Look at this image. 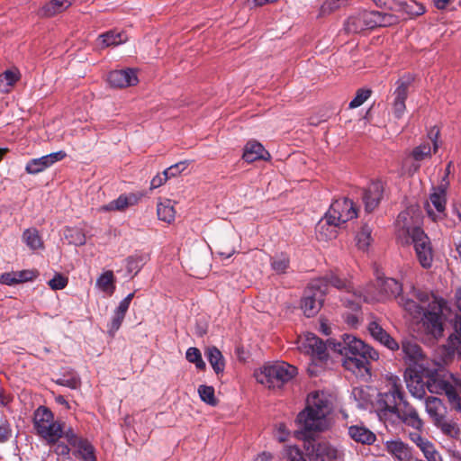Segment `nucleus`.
<instances>
[{"label":"nucleus","instance_id":"nucleus-1","mask_svg":"<svg viewBox=\"0 0 461 461\" xmlns=\"http://www.w3.org/2000/svg\"><path fill=\"white\" fill-rule=\"evenodd\" d=\"M420 224V212L418 203L411 204L399 213L395 221V235L402 245H413L420 265L429 269L432 267L434 252L430 239Z\"/></svg>","mask_w":461,"mask_h":461},{"label":"nucleus","instance_id":"nucleus-2","mask_svg":"<svg viewBox=\"0 0 461 461\" xmlns=\"http://www.w3.org/2000/svg\"><path fill=\"white\" fill-rule=\"evenodd\" d=\"M331 411L330 396L324 392L315 391L308 395L306 407L297 416L301 433L311 438L315 432L328 428L327 415Z\"/></svg>","mask_w":461,"mask_h":461},{"label":"nucleus","instance_id":"nucleus-3","mask_svg":"<svg viewBox=\"0 0 461 461\" xmlns=\"http://www.w3.org/2000/svg\"><path fill=\"white\" fill-rule=\"evenodd\" d=\"M387 390L377 395L375 409L381 418L393 416L404 402L405 393L402 388L401 379L398 376L390 375L387 378Z\"/></svg>","mask_w":461,"mask_h":461},{"label":"nucleus","instance_id":"nucleus-4","mask_svg":"<svg viewBox=\"0 0 461 461\" xmlns=\"http://www.w3.org/2000/svg\"><path fill=\"white\" fill-rule=\"evenodd\" d=\"M297 373L295 366L286 362H276L265 365L256 370V380L267 388H281L285 384L293 379Z\"/></svg>","mask_w":461,"mask_h":461},{"label":"nucleus","instance_id":"nucleus-5","mask_svg":"<svg viewBox=\"0 0 461 461\" xmlns=\"http://www.w3.org/2000/svg\"><path fill=\"white\" fill-rule=\"evenodd\" d=\"M33 427L38 435L49 443H56L63 437V423L55 420L52 411L45 406H40L35 410Z\"/></svg>","mask_w":461,"mask_h":461},{"label":"nucleus","instance_id":"nucleus-6","mask_svg":"<svg viewBox=\"0 0 461 461\" xmlns=\"http://www.w3.org/2000/svg\"><path fill=\"white\" fill-rule=\"evenodd\" d=\"M378 291H373V285L367 286L363 293L357 294L354 293L357 300L354 303L359 304L361 302L375 303L384 301L399 295L402 290V285L394 278H377Z\"/></svg>","mask_w":461,"mask_h":461},{"label":"nucleus","instance_id":"nucleus-7","mask_svg":"<svg viewBox=\"0 0 461 461\" xmlns=\"http://www.w3.org/2000/svg\"><path fill=\"white\" fill-rule=\"evenodd\" d=\"M353 354L354 355H341V362L347 370L359 376L368 375L370 360L375 361L379 358V354L375 349L360 351Z\"/></svg>","mask_w":461,"mask_h":461},{"label":"nucleus","instance_id":"nucleus-8","mask_svg":"<svg viewBox=\"0 0 461 461\" xmlns=\"http://www.w3.org/2000/svg\"><path fill=\"white\" fill-rule=\"evenodd\" d=\"M326 291L321 289V281H312L305 289L301 308L306 317L316 315L321 310Z\"/></svg>","mask_w":461,"mask_h":461},{"label":"nucleus","instance_id":"nucleus-9","mask_svg":"<svg viewBox=\"0 0 461 461\" xmlns=\"http://www.w3.org/2000/svg\"><path fill=\"white\" fill-rule=\"evenodd\" d=\"M298 349L309 355L312 361H323L327 358L326 346L315 334L307 332L300 336L297 341Z\"/></svg>","mask_w":461,"mask_h":461},{"label":"nucleus","instance_id":"nucleus-10","mask_svg":"<svg viewBox=\"0 0 461 461\" xmlns=\"http://www.w3.org/2000/svg\"><path fill=\"white\" fill-rule=\"evenodd\" d=\"M374 29L373 11H361L349 16L344 23L347 33H359L365 30Z\"/></svg>","mask_w":461,"mask_h":461},{"label":"nucleus","instance_id":"nucleus-11","mask_svg":"<svg viewBox=\"0 0 461 461\" xmlns=\"http://www.w3.org/2000/svg\"><path fill=\"white\" fill-rule=\"evenodd\" d=\"M316 281H321V289L325 290L326 294L328 293V285H331L340 291H346L347 293H356L357 294L363 293L362 291H355L349 281L339 277L334 272L328 273L325 276L317 279ZM353 297L354 298L352 300L345 299V301L352 308L358 307L359 304L354 303L357 300L355 294H353Z\"/></svg>","mask_w":461,"mask_h":461},{"label":"nucleus","instance_id":"nucleus-12","mask_svg":"<svg viewBox=\"0 0 461 461\" xmlns=\"http://www.w3.org/2000/svg\"><path fill=\"white\" fill-rule=\"evenodd\" d=\"M404 425L413 429H423L424 422L420 417L417 409L412 406L407 400L402 402L400 408L393 414Z\"/></svg>","mask_w":461,"mask_h":461},{"label":"nucleus","instance_id":"nucleus-13","mask_svg":"<svg viewBox=\"0 0 461 461\" xmlns=\"http://www.w3.org/2000/svg\"><path fill=\"white\" fill-rule=\"evenodd\" d=\"M66 156L67 154L65 151L59 150L38 158H32L26 164L25 171L31 175L39 174L51 167L56 162L62 160Z\"/></svg>","mask_w":461,"mask_h":461},{"label":"nucleus","instance_id":"nucleus-14","mask_svg":"<svg viewBox=\"0 0 461 461\" xmlns=\"http://www.w3.org/2000/svg\"><path fill=\"white\" fill-rule=\"evenodd\" d=\"M357 203H330V209L326 212L327 219L335 221L339 225L345 223L357 216Z\"/></svg>","mask_w":461,"mask_h":461},{"label":"nucleus","instance_id":"nucleus-15","mask_svg":"<svg viewBox=\"0 0 461 461\" xmlns=\"http://www.w3.org/2000/svg\"><path fill=\"white\" fill-rule=\"evenodd\" d=\"M411 78H401L396 82L397 87L393 92L394 100L393 103V113L396 119H401L405 111V101L408 97L409 86L411 85Z\"/></svg>","mask_w":461,"mask_h":461},{"label":"nucleus","instance_id":"nucleus-16","mask_svg":"<svg viewBox=\"0 0 461 461\" xmlns=\"http://www.w3.org/2000/svg\"><path fill=\"white\" fill-rule=\"evenodd\" d=\"M403 357L410 366H415L417 369L426 370L425 359L420 347L411 340H404L402 343Z\"/></svg>","mask_w":461,"mask_h":461},{"label":"nucleus","instance_id":"nucleus-17","mask_svg":"<svg viewBox=\"0 0 461 461\" xmlns=\"http://www.w3.org/2000/svg\"><path fill=\"white\" fill-rule=\"evenodd\" d=\"M107 80L109 85L115 88L135 86L138 83L137 75L131 68L113 70L109 73Z\"/></svg>","mask_w":461,"mask_h":461},{"label":"nucleus","instance_id":"nucleus-18","mask_svg":"<svg viewBox=\"0 0 461 461\" xmlns=\"http://www.w3.org/2000/svg\"><path fill=\"white\" fill-rule=\"evenodd\" d=\"M374 349L373 348L366 345L362 340L354 336L345 334L342 340L334 344V350L340 355L357 353L360 351Z\"/></svg>","mask_w":461,"mask_h":461},{"label":"nucleus","instance_id":"nucleus-19","mask_svg":"<svg viewBox=\"0 0 461 461\" xmlns=\"http://www.w3.org/2000/svg\"><path fill=\"white\" fill-rule=\"evenodd\" d=\"M339 224L331 219H327V214L319 221L315 227L316 239L320 241H330L338 236V227Z\"/></svg>","mask_w":461,"mask_h":461},{"label":"nucleus","instance_id":"nucleus-20","mask_svg":"<svg viewBox=\"0 0 461 461\" xmlns=\"http://www.w3.org/2000/svg\"><path fill=\"white\" fill-rule=\"evenodd\" d=\"M425 370L408 368L405 373L406 384L409 392L416 398H422L425 394L424 383L420 373Z\"/></svg>","mask_w":461,"mask_h":461},{"label":"nucleus","instance_id":"nucleus-21","mask_svg":"<svg viewBox=\"0 0 461 461\" xmlns=\"http://www.w3.org/2000/svg\"><path fill=\"white\" fill-rule=\"evenodd\" d=\"M242 158L248 163H252L257 160H268L270 154L258 141L249 140L244 147Z\"/></svg>","mask_w":461,"mask_h":461},{"label":"nucleus","instance_id":"nucleus-22","mask_svg":"<svg viewBox=\"0 0 461 461\" xmlns=\"http://www.w3.org/2000/svg\"><path fill=\"white\" fill-rule=\"evenodd\" d=\"M363 202H381L388 200V193L384 184L380 180L372 181L369 185L362 190Z\"/></svg>","mask_w":461,"mask_h":461},{"label":"nucleus","instance_id":"nucleus-23","mask_svg":"<svg viewBox=\"0 0 461 461\" xmlns=\"http://www.w3.org/2000/svg\"><path fill=\"white\" fill-rule=\"evenodd\" d=\"M368 331L370 335L382 345L391 350L399 349V345L393 338H392L375 321L368 324Z\"/></svg>","mask_w":461,"mask_h":461},{"label":"nucleus","instance_id":"nucleus-24","mask_svg":"<svg viewBox=\"0 0 461 461\" xmlns=\"http://www.w3.org/2000/svg\"><path fill=\"white\" fill-rule=\"evenodd\" d=\"M384 447L385 450L398 461H410L411 459V447L400 439L387 440Z\"/></svg>","mask_w":461,"mask_h":461},{"label":"nucleus","instance_id":"nucleus-25","mask_svg":"<svg viewBox=\"0 0 461 461\" xmlns=\"http://www.w3.org/2000/svg\"><path fill=\"white\" fill-rule=\"evenodd\" d=\"M446 348L450 355L461 357V316L456 315L453 320V332L447 339Z\"/></svg>","mask_w":461,"mask_h":461},{"label":"nucleus","instance_id":"nucleus-26","mask_svg":"<svg viewBox=\"0 0 461 461\" xmlns=\"http://www.w3.org/2000/svg\"><path fill=\"white\" fill-rule=\"evenodd\" d=\"M127 41V36L122 32L111 30L98 36L97 45L102 48L114 47Z\"/></svg>","mask_w":461,"mask_h":461},{"label":"nucleus","instance_id":"nucleus-27","mask_svg":"<svg viewBox=\"0 0 461 461\" xmlns=\"http://www.w3.org/2000/svg\"><path fill=\"white\" fill-rule=\"evenodd\" d=\"M116 278L112 270L103 272L96 279V288L104 293L106 296H112L115 291Z\"/></svg>","mask_w":461,"mask_h":461},{"label":"nucleus","instance_id":"nucleus-28","mask_svg":"<svg viewBox=\"0 0 461 461\" xmlns=\"http://www.w3.org/2000/svg\"><path fill=\"white\" fill-rule=\"evenodd\" d=\"M348 435L356 442L366 445L373 444L376 439L375 433L367 428L359 425L350 426L348 428Z\"/></svg>","mask_w":461,"mask_h":461},{"label":"nucleus","instance_id":"nucleus-29","mask_svg":"<svg viewBox=\"0 0 461 461\" xmlns=\"http://www.w3.org/2000/svg\"><path fill=\"white\" fill-rule=\"evenodd\" d=\"M71 4L70 0H50L39 10L38 15L41 17H52L68 9Z\"/></svg>","mask_w":461,"mask_h":461},{"label":"nucleus","instance_id":"nucleus-30","mask_svg":"<svg viewBox=\"0 0 461 461\" xmlns=\"http://www.w3.org/2000/svg\"><path fill=\"white\" fill-rule=\"evenodd\" d=\"M22 240L31 250L41 249L44 248L43 240L40 232L35 228L24 230L22 235Z\"/></svg>","mask_w":461,"mask_h":461},{"label":"nucleus","instance_id":"nucleus-31","mask_svg":"<svg viewBox=\"0 0 461 461\" xmlns=\"http://www.w3.org/2000/svg\"><path fill=\"white\" fill-rule=\"evenodd\" d=\"M317 451L319 455L325 456L326 461H343V451L329 443L321 442L317 444Z\"/></svg>","mask_w":461,"mask_h":461},{"label":"nucleus","instance_id":"nucleus-32","mask_svg":"<svg viewBox=\"0 0 461 461\" xmlns=\"http://www.w3.org/2000/svg\"><path fill=\"white\" fill-rule=\"evenodd\" d=\"M205 355L214 372L217 375L223 373L225 362L221 352L216 347H210L206 349Z\"/></svg>","mask_w":461,"mask_h":461},{"label":"nucleus","instance_id":"nucleus-33","mask_svg":"<svg viewBox=\"0 0 461 461\" xmlns=\"http://www.w3.org/2000/svg\"><path fill=\"white\" fill-rule=\"evenodd\" d=\"M423 323L427 326L434 335H440L443 331L441 315L438 312H424L422 313Z\"/></svg>","mask_w":461,"mask_h":461},{"label":"nucleus","instance_id":"nucleus-34","mask_svg":"<svg viewBox=\"0 0 461 461\" xmlns=\"http://www.w3.org/2000/svg\"><path fill=\"white\" fill-rule=\"evenodd\" d=\"M425 408L427 413L432 419L434 423L444 417L442 414V410L444 408L442 401L437 397L427 398L425 402Z\"/></svg>","mask_w":461,"mask_h":461},{"label":"nucleus","instance_id":"nucleus-35","mask_svg":"<svg viewBox=\"0 0 461 461\" xmlns=\"http://www.w3.org/2000/svg\"><path fill=\"white\" fill-rule=\"evenodd\" d=\"M396 5L397 9H395V12H403L410 17L419 16L426 12L425 6L416 1H411L410 3H407L399 0Z\"/></svg>","mask_w":461,"mask_h":461},{"label":"nucleus","instance_id":"nucleus-36","mask_svg":"<svg viewBox=\"0 0 461 461\" xmlns=\"http://www.w3.org/2000/svg\"><path fill=\"white\" fill-rule=\"evenodd\" d=\"M351 396L359 409H366L372 402V395L368 387H354Z\"/></svg>","mask_w":461,"mask_h":461},{"label":"nucleus","instance_id":"nucleus-37","mask_svg":"<svg viewBox=\"0 0 461 461\" xmlns=\"http://www.w3.org/2000/svg\"><path fill=\"white\" fill-rule=\"evenodd\" d=\"M422 430L423 429H414L413 432L409 434L410 439L420 449L423 455L436 451L434 445L421 436Z\"/></svg>","mask_w":461,"mask_h":461},{"label":"nucleus","instance_id":"nucleus-38","mask_svg":"<svg viewBox=\"0 0 461 461\" xmlns=\"http://www.w3.org/2000/svg\"><path fill=\"white\" fill-rule=\"evenodd\" d=\"M373 21L375 29L376 27H386L397 24L400 22V18L392 14L373 11Z\"/></svg>","mask_w":461,"mask_h":461},{"label":"nucleus","instance_id":"nucleus-39","mask_svg":"<svg viewBox=\"0 0 461 461\" xmlns=\"http://www.w3.org/2000/svg\"><path fill=\"white\" fill-rule=\"evenodd\" d=\"M75 447L77 448L74 454L76 457L82 461H96L95 447L88 440H84Z\"/></svg>","mask_w":461,"mask_h":461},{"label":"nucleus","instance_id":"nucleus-40","mask_svg":"<svg viewBox=\"0 0 461 461\" xmlns=\"http://www.w3.org/2000/svg\"><path fill=\"white\" fill-rule=\"evenodd\" d=\"M434 424L442 431L443 434L450 438H456L460 435V429L458 425L453 420H447L445 417Z\"/></svg>","mask_w":461,"mask_h":461},{"label":"nucleus","instance_id":"nucleus-41","mask_svg":"<svg viewBox=\"0 0 461 461\" xmlns=\"http://www.w3.org/2000/svg\"><path fill=\"white\" fill-rule=\"evenodd\" d=\"M128 310L121 305H118L113 312V315L108 324V333L111 336H114L117 330L120 329Z\"/></svg>","mask_w":461,"mask_h":461},{"label":"nucleus","instance_id":"nucleus-42","mask_svg":"<svg viewBox=\"0 0 461 461\" xmlns=\"http://www.w3.org/2000/svg\"><path fill=\"white\" fill-rule=\"evenodd\" d=\"M356 240L358 249L362 250L367 249L373 241L372 228L366 224L363 225L357 233Z\"/></svg>","mask_w":461,"mask_h":461},{"label":"nucleus","instance_id":"nucleus-43","mask_svg":"<svg viewBox=\"0 0 461 461\" xmlns=\"http://www.w3.org/2000/svg\"><path fill=\"white\" fill-rule=\"evenodd\" d=\"M399 304L410 314L413 319H419L422 316L423 307L419 305L411 299L401 297Z\"/></svg>","mask_w":461,"mask_h":461},{"label":"nucleus","instance_id":"nucleus-44","mask_svg":"<svg viewBox=\"0 0 461 461\" xmlns=\"http://www.w3.org/2000/svg\"><path fill=\"white\" fill-rule=\"evenodd\" d=\"M282 456L286 461H308L302 449L296 445L285 446Z\"/></svg>","mask_w":461,"mask_h":461},{"label":"nucleus","instance_id":"nucleus-45","mask_svg":"<svg viewBox=\"0 0 461 461\" xmlns=\"http://www.w3.org/2000/svg\"><path fill=\"white\" fill-rule=\"evenodd\" d=\"M157 214L160 221L171 223L175 220L176 210L171 203H158Z\"/></svg>","mask_w":461,"mask_h":461},{"label":"nucleus","instance_id":"nucleus-46","mask_svg":"<svg viewBox=\"0 0 461 461\" xmlns=\"http://www.w3.org/2000/svg\"><path fill=\"white\" fill-rule=\"evenodd\" d=\"M64 237L68 243L76 246H82L86 241L85 234L76 228H67L64 231Z\"/></svg>","mask_w":461,"mask_h":461},{"label":"nucleus","instance_id":"nucleus-47","mask_svg":"<svg viewBox=\"0 0 461 461\" xmlns=\"http://www.w3.org/2000/svg\"><path fill=\"white\" fill-rule=\"evenodd\" d=\"M290 258L286 254L281 253L272 258V269L277 274H284L289 268Z\"/></svg>","mask_w":461,"mask_h":461},{"label":"nucleus","instance_id":"nucleus-48","mask_svg":"<svg viewBox=\"0 0 461 461\" xmlns=\"http://www.w3.org/2000/svg\"><path fill=\"white\" fill-rule=\"evenodd\" d=\"M144 264L145 257L143 256L134 255L128 257L126 258L127 272L129 274H133V276H136L140 271Z\"/></svg>","mask_w":461,"mask_h":461},{"label":"nucleus","instance_id":"nucleus-49","mask_svg":"<svg viewBox=\"0 0 461 461\" xmlns=\"http://www.w3.org/2000/svg\"><path fill=\"white\" fill-rule=\"evenodd\" d=\"M198 393L203 402H206L211 406H215L218 403V400L214 394V388L209 385H200L198 387Z\"/></svg>","mask_w":461,"mask_h":461},{"label":"nucleus","instance_id":"nucleus-50","mask_svg":"<svg viewBox=\"0 0 461 461\" xmlns=\"http://www.w3.org/2000/svg\"><path fill=\"white\" fill-rule=\"evenodd\" d=\"M448 188V182L444 177L441 183L433 188L432 193L429 195L430 202H446L447 201V191Z\"/></svg>","mask_w":461,"mask_h":461},{"label":"nucleus","instance_id":"nucleus-51","mask_svg":"<svg viewBox=\"0 0 461 461\" xmlns=\"http://www.w3.org/2000/svg\"><path fill=\"white\" fill-rule=\"evenodd\" d=\"M411 156L416 161H422L425 158H430L431 147L429 142H424L415 147L411 151Z\"/></svg>","mask_w":461,"mask_h":461},{"label":"nucleus","instance_id":"nucleus-52","mask_svg":"<svg viewBox=\"0 0 461 461\" xmlns=\"http://www.w3.org/2000/svg\"><path fill=\"white\" fill-rule=\"evenodd\" d=\"M185 357L190 363H194L198 369H204L205 363L203 360L201 352L197 348H189L186 350Z\"/></svg>","mask_w":461,"mask_h":461},{"label":"nucleus","instance_id":"nucleus-53","mask_svg":"<svg viewBox=\"0 0 461 461\" xmlns=\"http://www.w3.org/2000/svg\"><path fill=\"white\" fill-rule=\"evenodd\" d=\"M370 89L360 88L357 91L356 96L351 100L348 104L350 109H354L362 105L371 95Z\"/></svg>","mask_w":461,"mask_h":461},{"label":"nucleus","instance_id":"nucleus-54","mask_svg":"<svg viewBox=\"0 0 461 461\" xmlns=\"http://www.w3.org/2000/svg\"><path fill=\"white\" fill-rule=\"evenodd\" d=\"M445 209L446 203H425V210L433 221L440 219Z\"/></svg>","mask_w":461,"mask_h":461},{"label":"nucleus","instance_id":"nucleus-55","mask_svg":"<svg viewBox=\"0 0 461 461\" xmlns=\"http://www.w3.org/2000/svg\"><path fill=\"white\" fill-rule=\"evenodd\" d=\"M56 384L71 389H77L80 386V378L77 375H64L56 380Z\"/></svg>","mask_w":461,"mask_h":461},{"label":"nucleus","instance_id":"nucleus-56","mask_svg":"<svg viewBox=\"0 0 461 461\" xmlns=\"http://www.w3.org/2000/svg\"><path fill=\"white\" fill-rule=\"evenodd\" d=\"M187 165L185 161H181L178 163H176L169 167L166 168L163 173L166 176H167V179L171 177H175L178 176L182 171H184L186 168Z\"/></svg>","mask_w":461,"mask_h":461},{"label":"nucleus","instance_id":"nucleus-57","mask_svg":"<svg viewBox=\"0 0 461 461\" xmlns=\"http://www.w3.org/2000/svg\"><path fill=\"white\" fill-rule=\"evenodd\" d=\"M12 437L11 425L6 419L0 420V443L6 442Z\"/></svg>","mask_w":461,"mask_h":461},{"label":"nucleus","instance_id":"nucleus-58","mask_svg":"<svg viewBox=\"0 0 461 461\" xmlns=\"http://www.w3.org/2000/svg\"><path fill=\"white\" fill-rule=\"evenodd\" d=\"M346 0H327L321 7V14H327L339 9Z\"/></svg>","mask_w":461,"mask_h":461},{"label":"nucleus","instance_id":"nucleus-59","mask_svg":"<svg viewBox=\"0 0 461 461\" xmlns=\"http://www.w3.org/2000/svg\"><path fill=\"white\" fill-rule=\"evenodd\" d=\"M48 285L52 290H61L67 286L68 278L60 274H56L53 278L48 282Z\"/></svg>","mask_w":461,"mask_h":461},{"label":"nucleus","instance_id":"nucleus-60","mask_svg":"<svg viewBox=\"0 0 461 461\" xmlns=\"http://www.w3.org/2000/svg\"><path fill=\"white\" fill-rule=\"evenodd\" d=\"M63 436L68 440V442L74 447L76 446H78L85 440L84 438H79L71 428H69L67 430L63 429Z\"/></svg>","mask_w":461,"mask_h":461},{"label":"nucleus","instance_id":"nucleus-61","mask_svg":"<svg viewBox=\"0 0 461 461\" xmlns=\"http://www.w3.org/2000/svg\"><path fill=\"white\" fill-rule=\"evenodd\" d=\"M14 273L19 284L32 281L36 277V272L33 270L25 269L21 271H14Z\"/></svg>","mask_w":461,"mask_h":461},{"label":"nucleus","instance_id":"nucleus-62","mask_svg":"<svg viewBox=\"0 0 461 461\" xmlns=\"http://www.w3.org/2000/svg\"><path fill=\"white\" fill-rule=\"evenodd\" d=\"M0 283L5 285H14L19 284L14 271L3 273L0 276Z\"/></svg>","mask_w":461,"mask_h":461},{"label":"nucleus","instance_id":"nucleus-63","mask_svg":"<svg viewBox=\"0 0 461 461\" xmlns=\"http://www.w3.org/2000/svg\"><path fill=\"white\" fill-rule=\"evenodd\" d=\"M288 435L289 431L284 423H280L276 426L275 437L278 439V441L283 442L286 440Z\"/></svg>","mask_w":461,"mask_h":461},{"label":"nucleus","instance_id":"nucleus-64","mask_svg":"<svg viewBox=\"0 0 461 461\" xmlns=\"http://www.w3.org/2000/svg\"><path fill=\"white\" fill-rule=\"evenodd\" d=\"M425 459L416 458L414 461H443V458L438 451H433L429 454L424 455Z\"/></svg>","mask_w":461,"mask_h":461}]
</instances>
